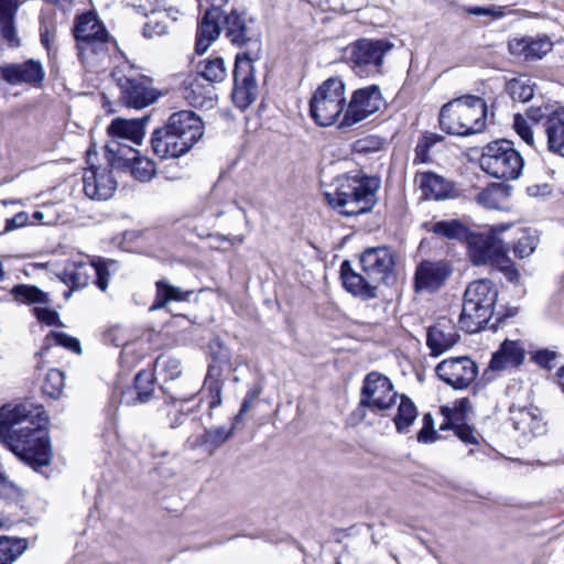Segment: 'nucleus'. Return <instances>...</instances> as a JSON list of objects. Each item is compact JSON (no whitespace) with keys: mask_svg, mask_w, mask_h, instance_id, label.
Masks as SVG:
<instances>
[{"mask_svg":"<svg viewBox=\"0 0 564 564\" xmlns=\"http://www.w3.org/2000/svg\"><path fill=\"white\" fill-rule=\"evenodd\" d=\"M112 75L120 88V101L127 107L145 108L161 95L152 87L151 79L139 74L132 65L118 67Z\"/></svg>","mask_w":564,"mask_h":564,"instance_id":"nucleus-11","label":"nucleus"},{"mask_svg":"<svg viewBox=\"0 0 564 564\" xmlns=\"http://www.w3.org/2000/svg\"><path fill=\"white\" fill-rule=\"evenodd\" d=\"M45 347H50L52 345H58L65 347L68 350L80 354L82 348L78 339L69 336L63 332H51L44 340Z\"/></svg>","mask_w":564,"mask_h":564,"instance_id":"nucleus-51","label":"nucleus"},{"mask_svg":"<svg viewBox=\"0 0 564 564\" xmlns=\"http://www.w3.org/2000/svg\"><path fill=\"white\" fill-rule=\"evenodd\" d=\"M195 394H196V389H194L187 393H182V392L175 391L170 394L169 399H170L171 403L176 404L177 402L183 403V402L191 401L195 397Z\"/></svg>","mask_w":564,"mask_h":564,"instance_id":"nucleus-63","label":"nucleus"},{"mask_svg":"<svg viewBox=\"0 0 564 564\" xmlns=\"http://www.w3.org/2000/svg\"><path fill=\"white\" fill-rule=\"evenodd\" d=\"M470 403L467 399L455 401L453 406H444L442 412L445 416L444 423L464 421V414L469 409Z\"/></svg>","mask_w":564,"mask_h":564,"instance_id":"nucleus-54","label":"nucleus"},{"mask_svg":"<svg viewBox=\"0 0 564 564\" xmlns=\"http://www.w3.org/2000/svg\"><path fill=\"white\" fill-rule=\"evenodd\" d=\"M28 542L24 539L0 538V564H12L26 550Z\"/></svg>","mask_w":564,"mask_h":564,"instance_id":"nucleus-42","label":"nucleus"},{"mask_svg":"<svg viewBox=\"0 0 564 564\" xmlns=\"http://www.w3.org/2000/svg\"><path fill=\"white\" fill-rule=\"evenodd\" d=\"M206 2L209 7L198 23L196 33L195 48L198 54L205 53L224 30L223 7L228 0H206Z\"/></svg>","mask_w":564,"mask_h":564,"instance_id":"nucleus-17","label":"nucleus"},{"mask_svg":"<svg viewBox=\"0 0 564 564\" xmlns=\"http://www.w3.org/2000/svg\"><path fill=\"white\" fill-rule=\"evenodd\" d=\"M346 107V89L338 77L324 80L310 100V115L319 127H329L343 119Z\"/></svg>","mask_w":564,"mask_h":564,"instance_id":"nucleus-8","label":"nucleus"},{"mask_svg":"<svg viewBox=\"0 0 564 564\" xmlns=\"http://www.w3.org/2000/svg\"><path fill=\"white\" fill-rule=\"evenodd\" d=\"M129 173L140 182H149L155 174V164L150 159L137 154Z\"/></svg>","mask_w":564,"mask_h":564,"instance_id":"nucleus-47","label":"nucleus"},{"mask_svg":"<svg viewBox=\"0 0 564 564\" xmlns=\"http://www.w3.org/2000/svg\"><path fill=\"white\" fill-rule=\"evenodd\" d=\"M524 359V349L521 344L512 340H505L499 350L494 354L489 368L501 371L509 368H516Z\"/></svg>","mask_w":564,"mask_h":564,"instance_id":"nucleus-29","label":"nucleus"},{"mask_svg":"<svg viewBox=\"0 0 564 564\" xmlns=\"http://www.w3.org/2000/svg\"><path fill=\"white\" fill-rule=\"evenodd\" d=\"M509 191L502 186H492L477 195V202L489 209H505L509 198Z\"/></svg>","mask_w":564,"mask_h":564,"instance_id":"nucleus-38","label":"nucleus"},{"mask_svg":"<svg viewBox=\"0 0 564 564\" xmlns=\"http://www.w3.org/2000/svg\"><path fill=\"white\" fill-rule=\"evenodd\" d=\"M42 405L24 402L0 409V440L33 468L50 465L52 448Z\"/></svg>","mask_w":564,"mask_h":564,"instance_id":"nucleus-1","label":"nucleus"},{"mask_svg":"<svg viewBox=\"0 0 564 564\" xmlns=\"http://www.w3.org/2000/svg\"><path fill=\"white\" fill-rule=\"evenodd\" d=\"M451 429L454 431L455 435L465 444H478L480 435L479 433L470 425L465 424L463 421L443 423L441 425V430Z\"/></svg>","mask_w":564,"mask_h":564,"instance_id":"nucleus-49","label":"nucleus"},{"mask_svg":"<svg viewBox=\"0 0 564 564\" xmlns=\"http://www.w3.org/2000/svg\"><path fill=\"white\" fill-rule=\"evenodd\" d=\"M117 262L101 258L69 261L61 273V280L69 285V290L64 293L65 299H69L74 289L86 288L91 281L100 291H106L109 285V278L112 271H116Z\"/></svg>","mask_w":564,"mask_h":564,"instance_id":"nucleus-10","label":"nucleus"},{"mask_svg":"<svg viewBox=\"0 0 564 564\" xmlns=\"http://www.w3.org/2000/svg\"><path fill=\"white\" fill-rule=\"evenodd\" d=\"M11 293L18 301L25 304H46L50 302L47 294L34 285L18 284L12 289Z\"/></svg>","mask_w":564,"mask_h":564,"instance_id":"nucleus-44","label":"nucleus"},{"mask_svg":"<svg viewBox=\"0 0 564 564\" xmlns=\"http://www.w3.org/2000/svg\"><path fill=\"white\" fill-rule=\"evenodd\" d=\"M33 313L36 318L48 326L59 325V318L57 312L50 310L47 307H34Z\"/></svg>","mask_w":564,"mask_h":564,"instance_id":"nucleus-59","label":"nucleus"},{"mask_svg":"<svg viewBox=\"0 0 564 564\" xmlns=\"http://www.w3.org/2000/svg\"><path fill=\"white\" fill-rule=\"evenodd\" d=\"M507 91L514 101L527 102L534 96L533 86L528 79L513 78L507 83Z\"/></svg>","mask_w":564,"mask_h":564,"instance_id":"nucleus-45","label":"nucleus"},{"mask_svg":"<svg viewBox=\"0 0 564 564\" xmlns=\"http://www.w3.org/2000/svg\"><path fill=\"white\" fill-rule=\"evenodd\" d=\"M25 0H0V40L9 47L21 46L17 15Z\"/></svg>","mask_w":564,"mask_h":564,"instance_id":"nucleus-25","label":"nucleus"},{"mask_svg":"<svg viewBox=\"0 0 564 564\" xmlns=\"http://www.w3.org/2000/svg\"><path fill=\"white\" fill-rule=\"evenodd\" d=\"M137 154L138 150L116 140H110L106 145L108 163L118 171L129 172Z\"/></svg>","mask_w":564,"mask_h":564,"instance_id":"nucleus-35","label":"nucleus"},{"mask_svg":"<svg viewBox=\"0 0 564 564\" xmlns=\"http://www.w3.org/2000/svg\"><path fill=\"white\" fill-rule=\"evenodd\" d=\"M400 403L393 421L399 433H406L417 416L416 406L405 395H399Z\"/></svg>","mask_w":564,"mask_h":564,"instance_id":"nucleus-40","label":"nucleus"},{"mask_svg":"<svg viewBox=\"0 0 564 564\" xmlns=\"http://www.w3.org/2000/svg\"><path fill=\"white\" fill-rule=\"evenodd\" d=\"M183 96L191 106L196 108H212L216 101L215 87L203 84L200 78L193 79L184 88Z\"/></svg>","mask_w":564,"mask_h":564,"instance_id":"nucleus-36","label":"nucleus"},{"mask_svg":"<svg viewBox=\"0 0 564 564\" xmlns=\"http://www.w3.org/2000/svg\"><path fill=\"white\" fill-rule=\"evenodd\" d=\"M154 369L156 373L165 376L169 380H174L182 373L181 361L165 355L156 358Z\"/></svg>","mask_w":564,"mask_h":564,"instance_id":"nucleus-48","label":"nucleus"},{"mask_svg":"<svg viewBox=\"0 0 564 564\" xmlns=\"http://www.w3.org/2000/svg\"><path fill=\"white\" fill-rule=\"evenodd\" d=\"M441 129L453 135L480 133L487 124V104L477 96H463L445 104L438 116Z\"/></svg>","mask_w":564,"mask_h":564,"instance_id":"nucleus-6","label":"nucleus"},{"mask_svg":"<svg viewBox=\"0 0 564 564\" xmlns=\"http://www.w3.org/2000/svg\"><path fill=\"white\" fill-rule=\"evenodd\" d=\"M149 117L142 119H123L116 118L109 124L107 131L111 137V140H116L122 143V141H131L134 144H140L144 138V126L148 122Z\"/></svg>","mask_w":564,"mask_h":564,"instance_id":"nucleus-27","label":"nucleus"},{"mask_svg":"<svg viewBox=\"0 0 564 564\" xmlns=\"http://www.w3.org/2000/svg\"><path fill=\"white\" fill-rule=\"evenodd\" d=\"M553 48V42L545 34L514 37L508 42L509 52L525 61L543 58Z\"/></svg>","mask_w":564,"mask_h":564,"instance_id":"nucleus-22","label":"nucleus"},{"mask_svg":"<svg viewBox=\"0 0 564 564\" xmlns=\"http://www.w3.org/2000/svg\"><path fill=\"white\" fill-rule=\"evenodd\" d=\"M73 33L78 57L85 67L97 69L109 61L115 41L96 13L86 12L78 15Z\"/></svg>","mask_w":564,"mask_h":564,"instance_id":"nucleus-4","label":"nucleus"},{"mask_svg":"<svg viewBox=\"0 0 564 564\" xmlns=\"http://www.w3.org/2000/svg\"><path fill=\"white\" fill-rule=\"evenodd\" d=\"M362 272L377 285L386 282L394 267V257L387 247L368 248L360 258Z\"/></svg>","mask_w":564,"mask_h":564,"instance_id":"nucleus-19","label":"nucleus"},{"mask_svg":"<svg viewBox=\"0 0 564 564\" xmlns=\"http://www.w3.org/2000/svg\"><path fill=\"white\" fill-rule=\"evenodd\" d=\"M510 420L522 434H536L542 430V420L536 408L513 405L510 408Z\"/></svg>","mask_w":564,"mask_h":564,"instance_id":"nucleus-33","label":"nucleus"},{"mask_svg":"<svg viewBox=\"0 0 564 564\" xmlns=\"http://www.w3.org/2000/svg\"><path fill=\"white\" fill-rule=\"evenodd\" d=\"M380 180L367 175H343L336 178L334 189L325 193L328 205L344 216L370 212L377 203Z\"/></svg>","mask_w":564,"mask_h":564,"instance_id":"nucleus-3","label":"nucleus"},{"mask_svg":"<svg viewBox=\"0 0 564 564\" xmlns=\"http://www.w3.org/2000/svg\"><path fill=\"white\" fill-rule=\"evenodd\" d=\"M480 167L488 175L512 181L519 178L524 160L512 141L500 139L488 143L480 156Z\"/></svg>","mask_w":564,"mask_h":564,"instance_id":"nucleus-9","label":"nucleus"},{"mask_svg":"<svg viewBox=\"0 0 564 564\" xmlns=\"http://www.w3.org/2000/svg\"><path fill=\"white\" fill-rule=\"evenodd\" d=\"M151 8L149 9L145 3L139 7L144 11L148 21L143 26V34L147 37H154L164 35L167 32L169 22L177 20L178 11L165 8L164 0H147Z\"/></svg>","mask_w":564,"mask_h":564,"instance_id":"nucleus-21","label":"nucleus"},{"mask_svg":"<svg viewBox=\"0 0 564 564\" xmlns=\"http://www.w3.org/2000/svg\"><path fill=\"white\" fill-rule=\"evenodd\" d=\"M509 228L510 225H497L485 232L470 231L465 243L473 264L495 267L510 282H518L520 273L508 256L506 243L498 237Z\"/></svg>","mask_w":564,"mask_h":564,"instance_id":"nucleus-5","label":"nucleus"},{"mask_svg":"<svg viewBox=\"0 0 564 564\" xmlns=\"http://www.w3.org/2000/svg\"><path fill=\"white\" fill-rule=\"evenodd\" d=\"M415 181L419 183L423 195L429 199H445L453 192V185L449 181L432 172L417 173Z\"/></svg>","mask_w":564,"mask_h":564,"instance_id":"nucleus-30","label":"nucleus"},{"mask_svg":"<svg viewBox=\"0 0 564 564\" xmlns=\"http://www.w3.org/2000/svg\"><path fill=\"white\" fill-rule=\"evenodd\" d=\"M29 221V215L25 212H20L12 218L6 220L4 231H11L25 226Z\"/></svg>","mask_w":564,"mask_h":564,"instance_id":"nucleus-61","label":"nucleus"},{"mask_svg":"<svg viewBox=\"0 0 564 564\" xmlns=\"http://www.w3.org/2000/svg\"><path fill=\"white\" fill-rule=\"evenodd\" d=\"M398 398L391 380L378 371H371L364 379L357 413L364 419L366 409L384 412L395 404Z\"/></svg>","mask_w":564,"mask_h":564,"instance_id":"nucleus-12","label":"nucleus"},{"mask_svg":"<svg viewBox=\"0 0 564 564\" xmlns=\"http://www.w3.org/2000/svg\"><path fill=\"white\" fill-rule=\"evenodd\" d=\"M383 104L382 94L377 85H370L364 88L356 89L346 109L343 119L339 121V127H351L375 112H377Z\"/></svg>","mask_w":564,"mask_h":564,"instance_id":"nucleus-15","label":"nucleus"},{"mask_svg":"<svg viewBox=\"0 0 564 564\" xmlns=\"http://www.w3.org/2000/svg\"><path fill=\"white\" fill-rule=\"evenodd\" d=\"M237 424L238 422L232 420L231 426L229 429L218 426L206 430L202 436V444L206 446L210 453H213L231 438L236 431Z\"/></svg>","mask_w":564,"mask_h":564,"instance_id":"nucleus-41","label":"nucleus"},{"mask_svg":"<svg viewBox=\"0 0 564 564\" xmlns=\"http://www.w3.org/2000/svg\"><path fill=\"white\" fill-rule=\"evenodd\" d=\"M262 393V387L260 384H254L252 388H250L241 403L240 410L238 414L234 417L235 422H241L242 416L245 413H247L250 409L253 408L254 402L258 400L260 394Z\"/></svg>","mask_w":564,"mask_h":564,"instance_id":"nucleus-56","label":"nucleus"},{"mask_svg":"<svg viewBox=\"0 0 564 564\" xmlns=\"http://www.w3.org/2000/svg\"><path fill=\"white\" fill-rule=\"evenodd\" d=\"M224 31L231 44L247 46L246 52H252L254 54L253 59L259 57L261 33L252 18H249L245 12L231 10L230 13L224 15Z\"/></svg>","mask_w":564,"mask_h":564,"instance_id":"nucleus-14","label":"nucleus"},{"mask_svg":"<svg viewBox=\"0 0 564 564\" xmlns=\"http://www.w3.org/2000/svg\"><path fill=\"white\" fill-rule=\"evenodd\" d=\"M540 238L536 230L531 228H524L521 231V236L518 238L517 242L513 245V253L516 257L520 259H524L531 256L538 245Z\"/></svg>","mask_w":564,"mask_h":564,"instance_id":"nucleus-43","label":"nucleus"},{"mask_svg":"<svg viewBox=\"0 0 564 564\" xmlns=\"http://www.w3.org/2000/svg\"><path fill=\"white\" fill-rule=\"evenodd\" d=\"M465 12L473 15H488L492 20H498L503 18L507 14V7L501 6H490V7H466L464 8Z\"/></svg>","mask_w":564,"mask_h":564,"instance_id":"nucleus-55","label":"nucleus"},{"mask_svg":"<svg viewBox=\"0 0 564 564\" xmlns=\"http://www.w3.org/2000/svg\"><path fill=\"white\" fill-rule=\"evenodd\" d=\"M547 150L563 155L564 150V109L553 110L544 122Z\"/></svg>","mask_w":564,"mask_h":564,"instance_id":"nucleus-32","label":"nucleus"},{"mask_svg":"<svg viewBox=\"0 0 564 564\" xmlns=\"http://www.w3.org/2000/svg\"><path fill=\"white\" fill-rule=\"evenodd\" d=\"M55 28H50L47 25H42L40 29V39L43 46L47 50V54L50 57L56 56L55 44Z\"/></svg>","mask_w":564,"mask_h":564,"instance_id":"nucleus-58","label":"nucleus"},{"mask_svg":"<svg viewBox=\"0 0 564 564\" xmlns=\"http://www.w3.org/2000/svg\"><path fill=\"white\" fill-rule=\"evenodd\" d=\"M152 382L150 380V376L143 372H139L134 378V387L129 388L127 393H135V401L140 403H144L150 400L152 395Z\"/></svg>","mask_w":564,"mask_h":564,"instance_id":"nucleus-50","label":"nucleus"},{"mask_svg":"<svg viewBox=\"0 0 564 564\" xmlns=\"http://www.w3.org/2000/svg\"><path fill=\"white\" fill-rule=\"evenodd\" d=\"M556 381L562 391L564 392V367H561L556 372Z\"/></svg>","mask_w":564,"mask_h":564,"instance_id":"nucleus-64","label":"nucleus"},{"mask_svg":"<svg viewBox=\"0 0 564 564\" xmlns=\"http://www.w3.org/2000/svg\"><path fill=\"white\" fill-rule=\"evenodd\" d=\"M438 237L448 240L466 241L471 231L459 219L438 220L431 225L429 229Z\"/></svg>","mask_w":564,"mask_h":564,"instance_id":"nucleus-37","label":"nucleus"},{"mask_svg":"<svg viewBox=\"0 0 564 564\" xmlns=\"http://www.w3.org/2000/svg\"><path fill=\"white\" fill-rule=\"evenodd\" d=\"M438 378L454 389L467 388L477 377L478 368L468 357L448 358L435 368Z\"/></svg>","mask_w":564,"mask_h":564,"instance_id":"nucleus-18","label":"nucleus"},{"mask_svg":"<svg viewBox=\"0 0 564 564\" xmlns=\"http://www.w3.org/2000/svg\"><path fill=\"white\" fill-rule=\"evenodd\" d=\"M497 297L498 291L491 281L471 282L464 293L459 327L470 334L481 330L494 314Z\"/></svg>","mask_w":564,"mask_h":564,"instance_id":"nucleus-7","label":"nucleus"},{"mask_svg":"<svg viewBox=\"0 0 564 564\" xmlns=\"http://www.w3.org/2000/svg\"><path fill=\"white\" fill-rule=\"evenodd\" d=\"M557 354L552 350L543 349L538 350L533 355V360L543 368H552L553 362L555 361Z\"/></svg>","mask_w":564,"mask_h":564,"instance_id":"nucleus-60","label":"nucleus"},{"mask_svg":"<svg viewBox=\"0 0 564 564\" xmlns=\"http://www.w3.org/2000/svg\"><path fill=\"white\" fill-rule=\"evenodd\" d=\"M65 386V376L58 369H50L45 376L42 390L50 398L57 399L63 392Z\"/></svg>","mask_w":564,"mask_h":564,"instance_id":"nucleus-46","label":"nucleus"},{"mask_svg":"<svg viewBox=\"0 0 564 564\" xmlns=\"http://www.w3.org/2000/svg\"><path fill=\"white\" fill-rule=\"evenodd\" d=\"M17 491L15 485L0 471V497L12 498L17 495Z\"/></svg>","mask_w":564,"mask_h":564,"instance_id":"nucleus-62","label":"nucleus"},{"mask_svg":"<svg viewBox=\"0 0 564 564\" xmlns=\"http://www.w3.org/2000/svg\"><path fill=\"white\" fill-rule=\"evenodd\" d=\"M198 74L200 80H206L210 85L223 82L227 75L225 61L220 57L203 61L199 63Z\"/></svg>","mask_w":564,"mask_h":564,"instance_id":"nucleus-39","label":"nucleus"},{"mask_svg":"<svg viewBox=\"0 0 564 564\" xmlns=\"http://www.w3.org/2000/svg\"><path fill=\"white\" fill-rule=\"evenodd\" d=\"M205 387L209 393L208 416L213 417V410L220 406L221 402H223V399H221L223 383L217 378H213L210 375V371H209L206 377V380H205Z\"/></svg>","mask_w":564,"mask_h":564,"instance_id":"nucleus-52","label":"nucleus"},{"mask_svg":"<svg viewBox=\"0 0 564 564\" xmlns=\"http://www.w3.org/2000/svg\"><path fill=\"white\" fill-rule=\"evenodd\" d=\"M341 280L345 289L352 295L364 299L376 296L378 285L370 281V276L355 272L349 261H344L340 267Z\"/></svg>","mask_w":564,"mask_h":564,"instance_id":"nucleus-28","label":"nucleus"},{"mask_svg":"<svg viewBox=\"0 0 564 564\" xmlns=\"http://www.w3.org/2000/svg\"><path fill=\"white\" fill-rule=\"evenodd\" d=\"M83 183L86 196L96 200L112 197L118 185L111 170L94 164L84 171Z\"/></svg>","mask_w":564,"mask_h":564,"instance_id":"nucleus-20","label":"nucleus"},{"mask_svg":"<svg viewBox=\"0 0 564 564\" xmlns=\"http://www.w3.org/2000/svg\"><path fill=\"white\" fill-rule=\"evenodd\" d=\"M204 123L193 111L172 113L166 123L154 130L151 144L162 159H175L187 153L203 137Z\"/></svg>","mask_w":564,"mask_h":564,"instance_id":"nucleus-2","label":"nucleus"},{"mask_svg":"<svg viewBox=\"0 0 564 564\" xmlns=\"http://www.w3.org/2000/svg\"><path fill=\"white\" fill-rule=\"evenodd\" d=\"M547 107H530L525 116L516 115L513 119V128L517 134L530 147L534 145V135L529 120L539 123L542 119H547Z\"/></svg>","mask_w":564,"mask_h":564,"instance_id":"nucleus-34","label":"nucleus"},{"mask_svg":"<svg viewBox=\"0 0 564 564\" xmlns=\"http://www.w3.org/2000/svg\"><path fill=\"white\" fill-rule=\"evenodd\" d=\"M448 263L444 261H423L415 271L416 291L434 292L438 290L451 274Z\"/></svg>","mask_w":564,"mask_h":564,"instance_id":"nucleus-24","label":"nucleus"},{"mask_svg":"<svg viewBox=\"0 0 564 564\" xmlns=\"http://www.w3.org/2000/svg\"><path fill=\"white\" fill-rule=\"evenodd\" d=\"M458 339L459 335L452 322L441 318L429 328L426 344L432 356H440L452 348Z\"/></svg>","mask_w":564,"mask_h":564,"instance_id":"nucleus-26","label":"nucleus"},{"mask_svg":"<svg viewBox=\"0 0 564 564\" xmlns=\"http://www.w3.org/2000/svg\"><path fill=\"white\" fill-rule=\"evenodd\" d=\"M392 46L384 40H359L347 47L346 54L355 73L360 77H369L381 73L383 56Z\"/></svg>","mask_w":564,"mask_h":564,"instance_id":"nucleus-13","label":"nucleus"},{"mask_svg":"<svg viewBox=\"0 0 564 564\" xmlns=\"http://www.w3.org/2000/svg\"><path fill=\"white\" fill-rule=\"evenodd\" d=\"M423 426L417 433V441L420 443H432L437 440V434L434 430V420L430 413L423 415Z\"/></svg>","mask_w":564,"mask_h":564,"instance_id":"nucleus-57","label":"nucleus"},{"mask_svg":"<svg viewBox=\"0 0 564 564\" xmlns=\"http://www.w3.org/2000/svg\"><path fill=\"white\" fill-rule=\"evenodd\" d=\"M193 293L192 290H183L165 279L159 280L155 282V297L149 310H162L172 302H188Z\"/></svg>","mask_w":564,"mask_h":564,"instance_id":"nucleus-31","label":"nucleus"},{"mask_svg":"<svg viewBox=\"0 0 564 564\" xmlns=\"http://www.w3.org/2000/svg\"><path fill=\"white\" fill-rule=\"evenodd\" d=\"M2 78L10 85H40L45 76L41 62L29 59L24 63H12L0 66Z\"/></svg>","mask_w":564,"mask_h":564,"instance_id":"nucleus-23","label":"nucleus"},{"mask_svg":"<svg viewBox=\"0 0 564 564\" xmlns=\"http://www.w3.org/2000/svg\"><path fill=\"white\" fill-rule=\"evenodd\" d=\"M441 140L442 138L437 134L424 135L416 144L414 163H427L430 161V149Z\"/></svg>","mask_w":564,"mask_h":564,"instance_id":"nucleus-53","label":"nucleus"},{"mask_svg":"<svg viewBox=\"0 0 564 564\" xmlns=\"http://www.w3.org/2000/svg\"><path fill=\"white\" fill-rule=\"evenodd\" d=\"M253 53L243 52L236 57L234 69L235 88L232 99L237 107L246 109L257 97V84L253 76Z\"/></svg>","mask_w":564,"mask_h":564,"instance_id":"nucleus-16","label":"nucleus"}]
</instances>
